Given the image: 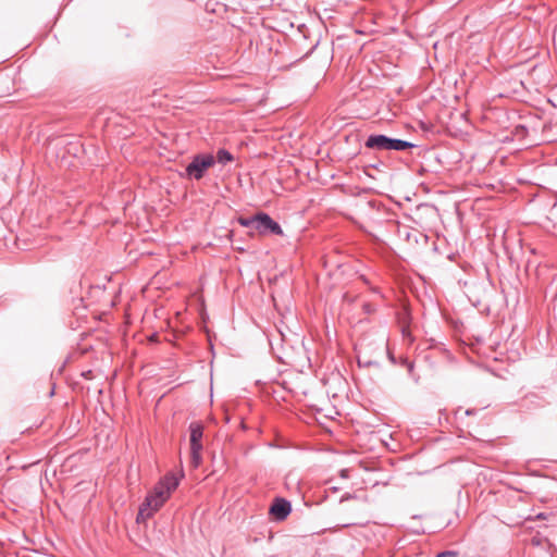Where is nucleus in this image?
<instances>
[{"label":"nucleus","instance_id":"ddd939ff","mask_svg":"<svg viewBox=\"0 0 557 557\" xmlns=\"http://www.w3.org/2000/svg\"><path fill=\"white\" fill-rule=\"evenodd\" d=\"M421 208H424L426 210H432V208H430L428 205H424V203H420V209Z\"/></svg>","mask_w":557,"mask_h":557},{"label":"nucleus","instance_id":"f03ea898","mask_svg":"<svg viewBox=\"0 0 557 557\" xmlns=\"http://www.w3.org/2000/svg\"><path fill=\"white\" fill-rule=\"evenodd\" d=\"M215 164V158L210 153H199L193 157L191 161L185 168L182 177L186 180H201L206 172Z\"/></svg>","mask_w":557,"mask_h":557},{"label":"nucleus","instance_id":"2eb2a0df","mask_svg":"<svg viewBox=\"0 0 557 557\" xmlns=\"http://www.w3.org/2000/svg\"><path fill=\"white\" fill-rule=\"evenodd\" d=\"M420 128L425 129V125L422 121L419 122Z\"/></svg>","mask_w":557,"mask_h":557},{"label":"nucleus","instance_id":"20e7f679","mask_svg":"<svg viewBox=\"0 0 557 557\" xmlns=\"http://www.w3.org/2000/svg\"><path fill=\"white\" fill-rule=\"evenodd\" d=\"M190 432V458L194 468H198L202 461V435L203 426L199 422H191L189 424Z\"/></svg>","mask_w":557,"mask_h":557},{"label":"nucleus","instance_id":"39448f33","mask_svg":"<svg viewBox=\"0 0 557 557\" xmlns=\"http://www.w3.org/2000/svg\"><path fill=\"white\" fill-rule=\"evenodd\" d=\"M256 231L260 234H275L282 235V227L269 214L260 212L257 213Z\"/></svg>","mask_w":557,"mask_h":557},{"label":"nucleus","instance_id":"9d476101","mask_svg":"<svg viewBox=\"0 0 557 557\" xmlns=\"http://www.w3.org/2000/svg\"><path fill=\"white\" fill-rule=\"evenodd\" d=\"M238 222L242 226L255 230L256 223H257V214L253 216H248V218L240 216L238 219Z\"/></svg>","mask_w":557,"mask_h":557},{"label":"nucleus","instance_id":"0eeeda50","mask_svg":"<svg viewBox=\"0 0 557 557\" xmlns=\"http://www.w3.org/2000/svg\"><path fill=\"white\" fill-rule=\"evenodd\" d=\"M292 511V505L284 498H275L270 507V513L278 521L287 518Z\"/></svg>","mask_w":557,"mask_h":557},{"label":"nucleus","instance_id":"dca6fc26","mask_svg":"<svg viewBox=\"0 0 557 557\" xmlns=\"http://www.w3.org/2000/svg\"><path fill=\"white\" fill-rule=\"evenodd\" d=\"M537 518H539V519H544V515H543V513H540V515L537 516Z\"/></svg>","mask_w":557,"mask_h":557},{"label":"nucleus","instance_id":"9b49d317","mask_svg":"<svg viewBox=\"0 0 557 557\" xmlns=\"http://www.w3.org/2000/svg\"><path fill=\"white\" fill-rule=\"evenodd\" d=\"M436 557H458V553L454 550H445L442 553H438Z\"/></svg>","mask_w":557,"mask_h":557},{"label":"nucleus","instance_id":"423d86ee","mask_svg":"<svg viewBox=\"0 0 557 557\" xmlns=\"http://www.w3.org/2000/svg\"><path fill=\"white\" fill-rule=\"evenodd\" d=\"M397 321L400 326L404 339H407L409 344L413 343L414 338L409 331L411 312L406 305H404L401 309L397 312Z\"/></svg>","mask_w":557,"mask_h":557},{"label":"nucleus","instance_id":"6e6552de","mask_svg":"<svg viewBox=\"0 0 557 557\" xmlns=\"http://www.w3.org/2000/svg\"><path fill=\"white\" fill-rule=\"evenodd\" d=\"M414 232V227L407 224L406 222L398 223L397 234L400 238L405 239L406 242L413 240L414 243H418V237Z\"/></svg>","mask_w":557,"mask_h":557},{"label":"nucleus","instance_id":"7ed1b4c3","mask_svg":"<svg viewBox=\"0 0 557 557\" xmlns=\"http://www.w3.org/2000/svg\"><path fill=\"white\" fill-rule=\"evenodd\" d=\"M366 147L379 151L383 150H405L408 148L416 147L414 144L398 139V138H391L382 134H374L370 135L366 140Z\"/></svg>","mask_w":557,"mask_h":557},{"label":"nucleus","instance_id":"4468645a","mask_svg":"<svg viewBox=\"0 0 557 557\" xmlns=\"http://www.w3.org/2000/svg\"><path fill=\"white\" fill-rule=\"evenodd\" d=\"M404 219H405L406 221H408V222H412V223H414V221H413V220H412V218H410V216H405Z\"/></svg>","mask_w":557,"mask_h":557},{"label":"nucleus","instance_id":"f8f14e48","mask_svg":"<svg viewBox=\"0 0 557 557\" xmlns=\"http://www.w3.org/2000/svg\"><path fill=\"white\" fill-rule=\"evenodd\" d=\"M404 362L407 364L409 372H412L414 369V362L408 361L407 359H405Z\"/></svg>","mask_w":557,"mask_h":557},{"label":"nucleus","instance_id":"1a4fd4ad","mask_svg":"<svg viewBox=\"0 0 557 557\" xmlns=\"http://www.w3.org/2000/svg\"><path fill=\"white\" fill-rule=\"evenodd\" d=\"M214 158L215 162H219L221 164H226L227 162L233 161L232 153L225 149H219Z\"/></svg>","mask_w":557,"mask_h":557},{"label":"nucleus","instance_id":"f257e3e1","mask_svg":"<svg viewBox=\"0 0 557 557\" xmlns=\"http://www.w3.org/2000/svg\"><path fill=\"white\" fill-rule=\"evenodd\" d=\"M180 484V478L174 473L165 474L147 495L145 502L139 507L137 521L150 518L158 511L170 498L173 491Z\"/></svg>","mask_w":557,"mask_h":557}]
</instances>
